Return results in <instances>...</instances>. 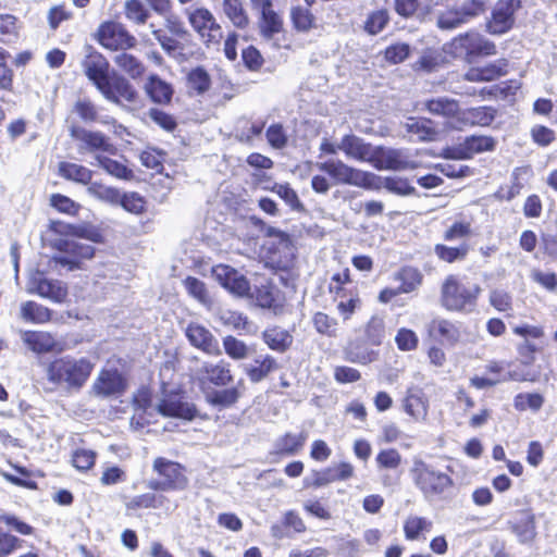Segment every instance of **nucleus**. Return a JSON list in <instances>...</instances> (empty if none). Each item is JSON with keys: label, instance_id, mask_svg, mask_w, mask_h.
Here are the masks:
<instances>
[{"label": "nucleus", "instance_id": "obj_31", "mask_svg": "<svg viewBox=\"0 0 557 557\" xmlns=\"http://www.w3.org/2000/svg\"><path fill=\"white\" fill-rule=\"evenodd\" d=\"M197 373L206 374L207 380L218 386L227 385L233 381L230 364L224 361H220L215 364L203 363Z\"/></svg>", "mask_w": 557, "mask_h": 557}, {"label": "nucleus", "instance_id": "obj_20", "mask_svg": "<svg viewBox=\"0 0 557 557\" xmlns=\"http://www.w3.org/2000/svg\"><path fill=\"white\" fill-rule=\"evenodd\" d=\"M186 335L190 344L208 355L218 356L221 354L218 341L209 330L200 324H189Z\"/></svg>", "mask_w": 557, "mask_h": 557}, {"label": "nucleus", "instance_id": "obj_61", "mask_svg": "<svg viewBox=\"0 0 557 557\" xmlns=\"http://www.w3.org/2000/svg\"><path fill=\"white\" fill-rule=\"evenodd\" d=\"M384 322L380 318H372L366 329V336L368 341L375 346H379L382 344V341L384 338Z\"/></svg>", "mask_w": 557, "mask_h": 557}, {"label": "nucleus", "instance_id": "obj_50", "mask_svg": "<svg viewBox=\"0 0 557 557\" xmlns=\"http://www.w3.org/2000/svg\"><path fill=\"white\" fill-rule=\"evenodd\" d=\"M223 348L225 354L234 360H243L250 355L249 347L243 341L232 335L223 338Z\"/></svg>", "mask_w": 557, "mask_h": 557}, {"label": "nucleus", "instance_id": "obj_18", "mask_svg": "<svg viewBox=\"0 0 557 557\" xmlns=\"http://www.w3.org/2000/svg\"><path fill=\"white\" fill-rule=\"evenodd\" d=\"M50 230L63 238L77 237L85 238L92 243H102L103 236L101 232L94 225L87 223L67 224L60 221H52Z\"/></svg>", "mask_w": 557, "mask_h": 557}, {"label": "nucleus", "instance_id": "obj_46", "mask_svg": "<svg viewBox=\"0 0 557 557\" xmlns=\"http://www.w3.org/2000/svg\"><path fill=\"white\" fill-rule=\"evenodd\" d=\"M87 193L91 197L111 205H117V202L120 201V193L117 189L110 186H106L98 182H90L87 187Z\"/></svg>", "mask_w": 557, "mask_h": 557}, {"label": "nucleus", "instance_id": "obj_36", "mask_svg": "<svg viewBox=\"0 0 557 557\" xmlns=\"http://www.w3.org/2000/svg\"><path fill=\"white\" fill-rule=\"evenodd\" d=\"M222 8L225 16L235 27L243 29L248 26L249 17L242 0H223Z\"/></svg>", "mask_w": 557, "mask_h": 557}, {"label": "nucleus", "instance_id": "obj_38", "mask_svg": "<svg viewBox=\"0 0 557 557\" xmlns=\"http://www.w3.org/2000/svg\"><path fill=\"white\" fill-rule=\"evenodd\" d=\"M431 124L432 122L428 119L409 117L406 122V128L418 140H434L437 132Z\"/></svg>", "mask_w": 557, "mask_h": 557}, {"label": "nucleus", "instance_id": "obj_54", "mask_svg": "<svg viewBox=\"0 0 557 557\" xmlns=\"http://www.w3.org/2000/svg\"><path fill=\"white\" fill-rule=\"evenodd\" d=\"M436 24L441 29H453L465 24V21L460 14L459 8H451L440 11L436 14Z\"/></svg>", "mask_w": 557, "mask_h": 557}, {"label": "nucleus", "instance_id": "obj_51", "mask_svg": "<svg viewBox=\"0 0 557 557\" xmlns=\"http://www.w3.org/2000/svg\"><path fill=\"white\" fill-rule=\"evenodd\" d=\"M306 438L307 436L304 433L298 435L287 433L277 441V451L285 455H294L301 449Z\"/></svg>", "mask_w": 557, "mask_h": 557}, {"label": "nucleus", "instance_id": "obj_9", "mask_svg": "<svg viewBox=\"0 0 557 557\" xmlns=\"http://www.w3.org/2000/svg\"><path fill=\"white\" fill-rule=\"evenodd\" d=\"M512 332L515 335L523 338L516 347L521 364H533L540 348L531 339H540L544 336L543 326L521 323L512 326Z\"/></svg>", "mask_w": 557, "mask_h": 557}, {"label": "nucleus", "instance_id": "obj_4", "mask_svg": "<svg viewBox=\"0 0 557 557\" xmlns=\"http://www.w3.org/2000/svg\"><path fill=\"white\" fill-rule=\"evenodd\" d=\"M480 294V285L449 275L442 285V305L449 311L471 313L476 308Z\"/></svg>", "mask_w": 557, "mask_h": 557}, {"label": "nucleus", "instance_id": "obj_30", "mask_svg": "<svg viewBox=\"0 0 557 557\" xmlns=\"http://www.w3.org/2000/svg\"><path fill=\"white\" fill-rule=\"evenodd\" d=\"M429 331L431 335L448 344H456L461 336L459 327L454 322L441 318L432 320Z\"/></svg>", "mask_w": 557, "mask_h": 557}, {"label": "nucleus", "instance_id": "obj_32", "mask_svg": "<svg viewBox=\"0 0 557 557\" xmlns=\"http://www.w3.org/2000/svg\"><path fill=\"white\" fill-rule=\"evenodd\" d=\"M277 369L275 359L269 355L258 358L253 363L246 364L244 370L248 375L249 380L253 383H258L265 379L271 372Z\"/></svg>", "mask_w": 557, "mask_h": 557}, {"label": "nucleus", "instance_id": "obj_19", "mask_svg": "<svg viewBox=\"0 0 557 557\" xmlns=\"http://www.w3.org/2000/svg\"><path fill=\"white\" fill-rule=\"evenodd\" d=\"M405 412L417 422H425L429 416V399L422 388L411 386L403 399Z\"/></svg>", "mask_w": 557, "mask_h": 557}, {"label": "nucleus", "instance_id": "obj_40", "mask_svg": "<svg viewBox=\"0 0 557 557\" xmlns=\"http://www.w3.org/2000/svg\"><path fill=\"white\" fill-rule=\"evenodd\" d=\"M379 352L360 344H351L346 349V358L350 362L359 364H369L377 360Z\"/></svg>", "mask_w": 557, "mask_h": 557}, {"label": "nucleus", "instance_id": "obj_29", "mask_svg": "<svg viewBox=\"0 0 557 557\" xmlns=\"http://www.w3.org/2000/svg\"><path fill=\"white\" fill-rule=\"evenodd\" d=\"M144 89L153 102L160 104L169 103L173 95L172 86L157 75L148 77Z\"/></svg>", "mask_w": 557, "mask_h": 557}, {"label": "nucleus", "instance_id": "obj_39", "mask_svg": "<svg viewBox=\"0 0 557 557\" xmlns=\"http://www.w3.org/2000/svg\"><path fill=\"white\" fill-rule=\"evenodd\" d=\"M263 190L275 193L294 211L301 212L305 210L297 193L289 186V184L274 183L273 186L264 185Z\"/></svg>", "mask_w": 557, "mask_h": 557}, {"label": "nucleus", "instance_id": "obj_3", "mask_svg": "<svg viewBox=\"0 0 557 557\" xmlns=\"http://www.w3.org/2000/svg\"><path fill=\"white\" fill-rule=\"evenodd\" d=\"M135 403L150 418H153L154 414H160L165 418L191 420L196 414V409L193 405L184 403L178 393L170 392L165 387L162 388L160 396L156 400H152L148 393L143 391L136 396Z\"/></svg>", "mask_w": 557, "mask_h": 557}, {"label": "nucleus", "instance_id": "obj_33", "mask_svg": "<svg viewBox=\"0 0 557 557\" xmlns=\"http://www.w3.org/2000/svg\"><path fill=\"white\" fill-rule=\"evenodd\" d=\"M21 319L25 322L42 324L51 320V310L35 301H25L21 305Z\"/></svg>", "mask_w": 557, "mask_h": 557}, {"label": "nucleus", "instance_id": "obj_6", "mask_svg": "<svg viewBox=\"0 0 557 557\" xmlns=\"http://www.w3.org/2000/svg\"><path fill=\"white\" fill-rule=\"evenodd\" d=\"M317 168L327 173L336 183L373 190L382 187L381 178L375 174L351 168L339 160L320 162Z\"/></svg>", "mask_w": 557, "mask_h": 557}, {"label": "nucleus", "instance_id": "obj_55", "mask_svg": "<svg viewBox=\"0 0 557 557\" xmlns=\"http://www.w3.org/2000/svg\"><path fill=\"white\" fill-rule=\"evenodd\" d=\"M256 299L263 308H276L278 304V290L271 283L261 285L256 292Z\"/></svg>", "mask_w": 557, "mask_h": 557}, {"label": "nucleus", "instance_id": "obj_34", "mask_svg": "<svg viewBox=\"0 0 557 557\" xmlns=\"http://www.w3.org/2000/svg\"><path fill=\"white\" fill-rule=\"evenodd\" d=\"M59 174L67 181L83 185H88L92 177V172L89 169L72 162H60Z\"/></svg>", "mask_w": 557, "mask_h": 557}, {"label": "nucleus", "instance_id": "obj_43", "mask_svg": "<svg viewBox=\"0 0 557 557\" xmlns=\"http://www.w3.org/2000/svg\"><path fill=\"white\" fill-rule=\"evenodd\" d=\"M389 22V14L388 11L385 9L375 10L368 14L364 24L363 29L369 35H377L380 34L388 24Z\"/></svg>", "mask_w": 557, "mask_h": 557}, {"label": "nucleus", "instance_id": "obj_63", "mask_svg": "<svg viewBox=\"0 0 557 557\" xmlns=\"http://www.w3.org/2000/svg\"><path fill=\"white\" fill-rule=\"evenodd\" d=\"M485 0H466L459 11L465 23L485 12Z\"/></svg>", "mask_w": 557, "mask_h": 557}, {"label": "nucleus", "instance_id": "obj_58", "mask_svg": "<svg viewBox=\"0 0 557 557\" xmlns=\"http://www.w3.org/2000/svg\"><path fill=\"white\" fill-rule=\"evenodd\" d=\"M50 205L59 212L69 215H76L81 209L79 203L61 194H53L50 197Z\"/></svg>", "mask_w": 557, "mask_h": 557}, {"label": "nucleus", "instance_id": "obj_5", "mask_svg": "<svg viewBox=\"0 0 557 557\" xmlns=\"http://www.w3.org/2000/svg\"><path fill=\"white\" fill-rule=\"evenodd\" d=\"M409 474L416 487L430 500L444 495L454 484L448 474L434 469L421 458H413Z\"/></svg>", "mask_w": 557, "mask_h": 557}, {"label": "nucleus", "instance_id": "obj_48", "mask_svg": "<svg viewBox=\"0 0 557 557\" xmlns=\"http://www.w3.org/2000/svg\"><path fill=\"white\" fill-rule=\"evenodd\" d=\"M337 302V312L344 321L349 320L352 314L361 307V299L358 292L346 294L345 298H335Z\"/></svg>", "mask_w": 557, "mask_h": 557}, {"label": "nucleus", "instance_id": "obj_14", "mask_svg": "<svg viewBox=\"0 0 557 557\" xmlns=\"http://www.w3.org/2000/svg\"><path fill=\"white\" fill-rule=\"evenodd\" d=\"M213 278L226 290L237 297L250 295V284L246 276L228 264H216L212 267Z\"/></svg>", "mask_w": 557, "mask_h": 557}, {"label": "nucleus", "instance_id": "obj_7", "mask_svg": "<svg viewBox=\"0 0 557 557\" xmlns=\"http://www.w3.org/2000/svg\"><path fill=\"white\" fill-rule=\"evenodd\" d=\"M443 52L451 58L470 60L476 55H493L496 53L494 42L476 32L461 34L443 46Z\"/></svg>", "mask_w": 557, "mask_h": 557}, {"label": "nucleus", "instance_id": "obj_24", "mask_svg": "<svg viewBox=\"0 0 557 557\" xmlns=\"http://www.w3.org/2000/svg\"><path fill=\"white\" fill-rule=\"evenodd\" d=\"M505 60H498L482 66L470 67L465 74V79L469 82H492L504 76L507 71Z\"/></svg>", "mask_w": 557, "mask_h": 557}, {"label": "nucleus", "instance_id": "obj_23", "mask_svg": "<svg viewBox=\"0 0 557 557\" xmlns=\"http://www.w3.org/2000/svg\"><path fill=\"white\" fill-rule=\"evenodd\" d=\"M338 148L346 157L369 163L374 147L364 143L361 138L349 134L342 138L338 143Z\"/></svg>", "mask_w": 557, "mask_h": 557}, {"label": "nucleus", "instance_id": "obj_1", "mask_svg": "<svg viewBox=\"0 0 557 557\" xmlns=\"http://www.w3.org/2000/svg\"><path fill=\"white\" fill-rule=\"evenodd\" d=\"M86 77L109 101L119 103L121 100L132 102L137 92L123 76L110 71L108 60L98 51L90 50L82 61Z\"/></svg>", "mask_w": 557, "mask_h": 557}, {"label": "nucleus", "instance_id": "obj_42", "mask_svg": "<svg viewBox=\"0 0 557 557\" xmlns=\"http://www.w3.org/2000/svg\"><path fill=\"white\" fill-rule=\"evenodd\" d=\"M97 164L101 166L108 174L121 180H131L133 172L123 163L112 160L100 153L96 154Z\"/></svg>", "mask_w": 557, "mask_h": 557}, {"label": "nucleus", "instance_id": "obj_57", "mask_svg": "<svg viewBox=\"0 0 557 557\" xmlns=\"http://www.w3.org/2000/svg\"><path fill=\"white\" fill-rule=\"evenodd\" d=\"M117 205H121L124 210L133 214H141L146 208L145 199L137 193L120 195Z\"/></svg>", "mask_w": 557, "mask_h": 557}, {"label": "nucleus", "instance_id": "obj_2", "mask_svg": "<svg viewBox=\"0 0 557 557\" xmlns=\"http://www.w3.org/2000/svg\"><path fill=\"white\" fill-rule=\"evenodd\" d=\"M94 364L87 358L60 357L46 367L47 380L67 392L79 391L89 379Z\"/></svg>", "mask_w": 557, "mask_h": 557}, {"label": "nucleus", "instance_id": "obj_25", "mask_svg": "<svg viewBox=\"0 0 557 557\" xmlns=\"http://www.w3.org/2000/svg\"><path fill=\"white\" fill-rule=\"evenodd\" d=\"M23 343L34 352L44 354L53 350L57 341L52 334L41 331H23L21 333Z\"/></svg>", "mask_w": 557, "mask_h": 557}, {"label": "nucleus", "instance_id": "obj_53", "mask_svg": "<svg viewBox=\"0 0 557 557\" xmlns=\"http://www.w3.org/2000/svg\"><path fill=\"white\" fill-rule=\"evenodd\" d=\"M263 126V122L242 119L236 123V135L239 138V140L249 141L253 137L261 134Z\"/></svg>", "mask_w": 557, "mask_h": 557}, {"label": "nucleus", "instance_id": "obj_45", "mask_svg": "<svg viewBox=\"0 0 557 557\" xmlns=\"http://www.w3.org/2000/svg\"><path fill=\"white\" fill-rule=\"evenodd\" d=\"M529 380L530 379L524 373L515 370V371H509V372L505 373L502 377L496 379V380L481 377V376H473L470 379V383L473 387H475L478 389H482V388L494 386V385L498 384L499 382H505V381L524 382V381H529Z\"/></svg>", "mask_w": 557, "mask_h": 557}, {"label": "nucleus", "instance_id": "obj_41", "mask_svg": "<svg viewBox=\"0 0 557 557\" xmlns=\"http://www.w3.org/2000/svg\"><path fill=\"white\" fill-rule=\"evenodd\" d=\"M545 403V397L541 393H519L513 398V407L518 411L531 410L539 411Z\"/></svg>", "mask_w": 557, "mask_h": 557}, {"label": "nucleus", "instance_id": "obj_13", "mask_svg": "<svg viewBox=\"0 0 557 557\" xmlns=\"http://www.w3.org/2000/svg\"><path fill=\"white\" fill-rule=\"evenodd\" d=\"M127 387L125 376L115 368H103L91 385V393L101 398L123 394Z\"/></svg>", "mask_w": 557, "mask_h": 557}, {"label": "nucleus", "instance_id": "obj_35", "mask_svg": "<svg viewBox=\"0 0 557 557\" xmlns=\"http://www.w3.org/2000/svg\"><path fill=\"white\" fill-rule=\"evenodd\" d=\"M307 7L295 5L290 8V21L294 28L300 33H308L315 26V17Z\"/></svg>", "mask_w": 557, "mask_h": 557}, {"label": "nucleus", "instance_id": "obj_60", "mask_svg": "<svg viewBox=\"0 0 557 557\" xmlns=\"http://www.w3.org/2000/svg\"><path fill=\"white\" fill-rule=\"evenodd\" d=\"M188 85L190 89L202 94L210 87V77L202 69H195L188 75Z\"/></svg>", "mask_w": 557, "mask_h": 557}, {"label": "nucleus", "instance_id": "obj_62", "mask_svg": "<svg viewBox=\"0 0 557 557\" xmlns=\"http://www.w3.org/2000/svg\"><path fill=\"white\" fill-rule=\"evenodd\" d=\"M313 324L315 330L321 334H325L327 336H335L336 334L337 322L326 313H315L313 317Z\"/></svg>", "mask_w": 557, "mask_h": 557}, {"label": "nucleus", "instance_id": "obj_12", "mask_svg": "<svg viewBox=\"0 0 557 557\" xmlns=\"http://www.w3.org/2000/svg\"><path fill=\"white\" fill-rule=\"evenodd\" d=\"M519 0H498L486 23L487 32L492 35L508 33L513 27L515 13L519 9Z\"/></svg>", "mask_w": 557, "mask_h": 557}, {"label": "nucleus", "instance_id": "obj_27", "mask_svg": "<svg viewBox=\"0 0 557 557\" xmlns=\"http://www.w3.org/2000/svg\"><path fill=\"white\" fill-rule=\"evenodd\" d=\"M72 136L84 143L89 151L114 152L113 146L101 133L72 128Z\"/></svg>", "mask_w": 557, "mask_h": 557}, {"label": "nucleus", "instance_id": "obj_17", "mask_svg": "<svg viewBox=\"0 0 557 557\" xmlns=\"http://www.w3.org/2000/svg\"><path fill=\"white\" fill-rule=\"evenodd\" d=\"M495 148V140L488 136L468 137L458 147L446 149L445 156L451 159H470L476 153L492 151Z\"/></svg>", "mask_w": 557, "mask_h": 557}, {"label": "nucleus", "instance_id": "obj_56", "mask_svg": "<svg viewBox=\"0 0 557 557\" xmlns=\"http://www.w3.org/2000/svg\"><path fill=\"white\" fill-rule=\"evenodd\" d=\"M513 532L521 543H529L536 535L534 516L528 515L513 527Z\"/></svg>", "mask_w": 557, "mask_h": 557}, {"label": "nucleus", "instance_id": "obj_26", "mask_svg": "<svg viewBox=\"0 0 557 557\" xmlns=\"http://www.w3.org/2000/svg\"><path fill=\"white\" fill-rule=\"evenodd\" d=\"M259 15V28L261 35L265 39H272L274 35L283 29V20L278 13L274 11V4L256 12Z\"/></svg>", "mask_w": 557, "mask_h": 557}, {"label": "nucleus", "instance_id": "obj_44", "mask_svg": "<svg viewBox=\"0 0 557 557\" xmlns=\"http://www.w3.org/2000/svg\"><path fill=\"white\" fill-rule=\"evenodd\" d=\"M432 522L423 517L409 516L404 522V533L408 541H414L424 531H430Z\"/></svg>", "mask_w": 557, "mask_h": 557}, {"label": "nucleus", "instance_id": "obj_64", "mask_svg": "<svg viewBox=\"0 0 557 557\" xmlns=\"http://www.w3.org/2000/svg\"><path fill=\"white\" fill-rule=\"evenodd\" d=\"M409 53L410 47L407 44L398 42L385 49L384 58L387 62L397 64L406 60Z\"/></svg>", "mask_w": 557, "mask_h": 557}, {"label": "nucleus", "instance_id": "obj_11", "mask_svg": "<svg viewBox=\"0 0 557 557\" xmlns=\"http://www.w3.org/2000/svg\"><path fill=\"white\" fill-rule=\"evenodd\" d=\"M191 27L207 44L218 42L221 38V27L213 14L206 8H189L186 10Z\"/></svg>", "mask_w": 557, "mask_h": 557}, {"label": "nucleus", "instance_id": "obj_49", "mask_svg": "<svg viewBox=\"0 0 557 557\" xmlns=\"http://www.w3.org/2000/svg\"><path fill=\"white\" fill-rule=\"evenodd\" d=\"M401 282L399 289L401 293H411L416 290L422 283L421 273L413 268H404L396 276Z\"/></svg>", "mask_w": 557, "mask_h": 557}, {"label": "nucleus", "instance_id": "obj_8", "mask_svg": "<svg viewBox=\"0 0 557 557\" xmlns=\"http://www.w3.org/2000/svg\"><path fill=\"white\" fill-rule=\"evenodd\" d=\"M152 468L162 480H150L147 484L150 490L165 492L183 491L187 487L188 479L180 463L158 457L154 459Z\"/></svg>", "mask_w": 557, "mask_h": 557}, {"label": "nucleus", "instance_id": "obj_47", "mask_svg": "<svg viewBox=\"0 0 557 557\" xmlns=\"http://www.w3.org/2000/svg\"><path fill=\"white\" fill-rule=\"evenodd\" d=\"M114 62L133 78L141 76L145 72L144 65L134 55L126 52L116 54Z\"/></svg>", "mask_w": 557, "mask_h": 557}, {"label": "nucleus", "instance_id": "obj_28", "mask_svg": "<svg viewBox=\"0 0 557 557\" xmlns=\"http://www.w3.org/2000/svg\"><path fill=\"white\" fill-rule=\"evenodd\" d=\"M50 246L61 252L70 253L74 258L91 259L95 255V248L91 245L79 244L72 238H54L50 240Z\"/></svg>", "mask_w": 557, "mask_h": 557}, {"label": "nucleus", "instance_id": "obj_10", "mask_svg": "<svg viewBox=\"0 0 557 557\" xmlns=\"http://www.w3.org/2000/svg\"><path fill=\"white\" fill-rule=\"evenodd\" d=\"M26 289L55 304H63L67 298V287L63 282L47 278L39 272L29 276Z\"/></svg>", "mask_w": 557, "mask_h": 557}, {"label": "nucleus", "instance_id": "obj_16", "mask_svg": "<svg viewBox=\"0 0 557 557\" xmlns=\"http://www.w3.org/2000/svg\"><path fill=\"white\" fill-rule=\"evenodd\" d=\"M377 170H405L413 169L414 163L406 160L403 151L395 149H385L382 147L373 148L372 158L369 161Z\"/></svg>", "mask_w": 557, "mask_h": 557}, {"label": "nucleus", "instance_id": "obj_59", "mask_svg": "<svg viewBox=\"0 0 557 557\" xmlns=\"http://www.w3.org/2000/svg\"><path fill=\"white\" fill-rule=\"evenodd\" d=\"M379 469H397L401 463V455L394 448L381 450L375 458Z\"/></svg>", "mask_w": 557, "mask_h": 557}, {"label": "nucleus", "instance_id": "obj_37", "mask_svg": "<svg viewBox=\"0 0 557 557\" xmlns=\"http://www.w3.org/2000/svg\"><path fill=\"white\" fill-rule=\"evenodd\" d=\"M263 339L270 349L280 352L285 351L293 342L292 335L281 327L265 330L263 332Z\"/></svg>", "mask_w": 557, "mask_h": 557}, {"label": "nucleus", "instance_id": "obj_15", "mask_svg": "<svg viewBox=\"0 0 557 557\" xmlns=\"http://www.w3.org/2000/svg\"><path fill=\"white\" fill-rule=\"evenodd\" d=\"M98 40L107 49L117 50L131 48L136 40L129 36L123 26L114 22H106L98 29Z\"/></svg>", "mask_w": 557, "mask_h": 557}, {"label": "nucleus", "instance_id": "obj_52", "mask_svg": "<svg viewBox=\"0 0 557 557\" xmlns=\"http://www.w3.org/2000/svg\"><path fill=\"white\" fill-rule=\"evenodd\" d=\"M184 286L187 289L188 294L197 299L200 304L210 307L212 305V300L207 290L206 284L199 281L196 277L188 276L184 281Z\"/></svg>", "mask_w": 557, "mask_h": 557}, {"label": "nucleus", "instance_id": "obj_22", "mask_svg": "<svg viewBox=\"0 0 557 557\" xmlns=\"http://www.w3.org/2000/svg\"><path fill=\"white\" fill-rule=\"evenodd\" d=\"M423 108L431 114L441 115L448 120V124L454 128L460 112L457 100L447 97H437L423 102Z\"/></svg>", "mask_w": 557, "mask_h": 557}, {"label": "nucleus", "instance_id": "obj_21", "mask_svg": "<svg viewBox=\"0 0 557 557\" xmlns=\"http://www.w3.org/2000/svg\"><path fill=\"white\" fill-rule=\"evenodd\" d=\"M495 117V111L490 107H479L468 110H461L459 112L457 123L454 124V128L462 129L467 126H487Z\"/></svg>", "mask_w": 557, "mask_h": 557}]
</instances>
